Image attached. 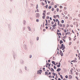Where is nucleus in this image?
Returning <instances> with one entry per match:
<instances>
[{"instance_id":"1","label":"nucleus","mask_w":80,"mask_h":80,"mask_svg":"<svg viewBox=\"0 0 80 80\" xmlns=\"http://www.w3.org/2000/svg\"><path fill=\"white\" fill-rule=\"evenodd\" d=\"M56 22H58V25L60 27H62V25L61 23H60V22L59 21L58 19H56Z\"/></svg>"},{"instance_id":"2","label":"nucleus","mask_w":80,"mask_h":80,"mask_svg":"<svg viewBox=\"0 0 80 80\" xmlns=\"http://www.w3.org/2000/svg\"><path fill=\"white\" fill-rule=\"evenodd\" d=\"M60 49H62V50H64L65 49V47H64V44H62L60 48Z\"/></svg>"},{"instance_id":"3","label":"nucleus","mask_w":80,"mask_h":80,"mask_svg":"<svg viewBox=\"0 0 80 80\" xmlns=\"http://www.w3.org/2000/svg\"><path fill=\"white\" fill-rule=\"evenodd\" d=\"M51 23L52 25H52V27H56V26H57L56 23H55V24H54V22H51Z\"/></svg>"},{"instance_id":"4","label":"nucleus","mask_w":80,"mask_h":80,"mask_svg":"<svg viewBox=\"0 0 80 80\" xmlns=\"http://www.w3.org/2000/svg\"><path fill=\"white\" fill-rule=\"evenodd\" d=\"M59 54L61 55V56H63V53H62V52L61 51H60Z\"/></svg>"},{"instance_id":"5","label":"nucleus","mask_w":80,"mask_h":80,"mask_svg":"<svg viewBox=\"0 0 80 80\" xmlns=\"http://www.w3.org/2000/svg\"><path fill=\"white\" fill-rule=\"evenodd\" d=\"M42 72V70H40L39 71H38V73L39 74H41V72Z\"/></svg>"},{"instance_id":"6","label":"nucleus","mask_w":80,"mask_h":80,"mask_svg":"<svg viewBox=\"0 0 80 80\" xmlns=\"http://www.w3.org/2000/svg\"><path fill=\"white\" fill-rule=\"evenodd\" d=\"M77 58H75V60H72V61H71L72 62H77Z\"/></svg>"},{"instance_id":"7","label":"nucleus","mask_w":80,"mask_h":80,"mask_svg":"<svg viewBox=\"0 0 80 80\" xmlns=\"http://www.w3.org/2000/svg\"><path fill=\"white\" fill-rule=\"evenodd\" d=\"M36 17H40V14L39 13H37L36 14Z\"/></svg>"},{"instance_id":"8","label":"nucleus","mask_w":80,"mask_h":80,"mask_svg":"<svg viewBox=\"0 0 80 80\" xmlns=\"http://www.w3.org/2000/svg\"><path fill=\"white\" fill-rule=\"evenodd\" d=\"M61 69L60 68H58L57 70V71L58 72H59L60 71H61Z\"/></svg>"},{"instance_id":"9","label":"nucleus","mask_w":80,"mask_h":80,"mask_svg":"<svg viewBox=\"0 0 80 80\" xmlns=\"http://www.w3.org/2000/svg\"><path fill=\"white\" fill-rule=\"evenodd\" d=\"M71 33L70 32H67L66 33H65V35H70V34Z\"/></svg>"},{"instance_id":"10","label":"nucleus","mask_w":80,"mask_h":80,"mask_svg":"<svg viewBox=\"0 0 80 80\" xmlns=\"http://www.w3.org/2000/svg\"><path fill=\"white\" fill-rule=\"evenodd\" d=\"M68 78L69 79H71L72 78V77L71 75H69Z\"/></svg>"},{"instance_id":"11","label":"nucleus","mask_w":80,"mask_h":80,"mask_svg":"<svg viewBox=\"0 0 80 80\" xmlns=\"http://www.w3.org/2000/svg\"><path fill=\"white\" fill-rule=\"evenodd\" d=\"M55 17L56 18H60V17H59V15H56L55 16Z\"/></svg>"},{"instance_id":"12","label":"nucleus","mask_w":80,"mask_h":80,"mask_svg":"<svg viewBox=\"0 0 80 80\" xmlns=\"http://www.w3.org/2000/svg\"><path fill=\"white\" fill-rule=\"evenodd\" d=\"M52 63L54 65H56V63H55V61H52Z\"/></svg>"},{"instance_id":"13","label":"nucleus","mask_w":80,"mask_h":80,"mask_svg":"<svg viewBox=\"0 0 80 80\" xmlns=\"http://www.w3.org/2000/svg\"><path fill=\"white\" fill-rule=\"evenodd\" d=\"M45 17L46 15H43V16H42V18L43 19H45Z\"/></svg>"},{"instance_id":"14","label":"nucleus","mask_w":80,"mask_h":80,"mask_svg":"<svg viewBox=\"0 0 80 80\" xmlns=\"http://www.w3.org/2000/svg\"><path fill=\"white\" fill-rule=\"evenodd\" d=\"M63 43V42L62 40H60V44H61L62 43Z\"/></svg>"},{"instance_id":"15","label":"nucleus","mask_w":80,"mask_h":80,"mask_svg":"<svg viewBox=\"0 0 80 80\" xmlns=\"http://www.w3.org/2000/svg\"><path fill=\"white\" fill-rule=\"evenodd\" d=\"M57 34L58 35H59V34L60 35H61H61H62V34L61 33H59L57 32Z\"/></svg>"},{"instance_id":"16","label":"nucleus","mask_w":80,"mask_h":80,"mask_svg":"<svg viewBox=\"0 0 80 80\" xmlns=\"http://www.w3.org/2000/svg\"><path fill=\"white\" fill-rule=\"evenodd\" d=\"M53 71V72H54V69H53L52 68H51V72H52V71Z\"/></svg>"},{"instance_id":"17","label":"nucleus","mask_w":80,"mask_h":80,"mask_svg":"<svg viewBox=\"0 0 80 80\" xmlns=\"http://www.w3.org/2000/svg\"><path fill=\"white\" fill-rule=\"evenodd\" d=\"M62 28H65V24H63L62 25Z\"/></svg>"},{"instance_id":"18","label":"nucleus","mask_w":80,"mask_h":80,"mask_svg":"<svg viewBox=\"0 0 80 80\" xmlns=\"http://www.w3.org/2000/svg\"><path fill=\"white\" fill-rule=\"evenodd\" d=\"M52 11H54V8H52Z\"/></svg>"},{"instance_id":"19","label":"nucleus","mask_w":80,"mask_h":80,"mask_svg":"<svg viewBox=\"0 0 80 80\" xmlns=\"http://www.w3.org/2000/svg\"><path fill=\"white\" fill-rule=\"evenodd\" d=\"M64 32L65 33L67 32V31L66 29H64Z\"/></svg>"},{"instance_id":"20","label":"nucleus","mask_w":80,"mask_h":80,"mask_svg":"<svg viewBox=\"0 0 80 80\" xmlns=\"http://www.w3.org/2000/svg\"><path fill=\"white\" fill-rule=\"evenodd\" d=\"M60 76L61 78H62V79H63V77L62 76V75H60Z\"/></svg>"},{"instance_id":"21","label":"nucleus","mask_w":80,"mask_h":80,"mask_svg":"<svg viewBox=\"0 0 80 80\" xmlns=\"http://www.w3.org/2000/svg\"><path fill=\"white\" fill-rule=\"evenodd\" d=\"M72 44V42H69V45H71Z\"/></svg>"},{"instance_id":"22","label":"nucleus","mask_w":80,"mask_h":80,"mask_svg":"<svg viewBox=\"0 0 80 80\" xmlns=\"http://www.w3.org/2000/svg\"><path fill=\"white\" fill-rule=\"evenodd\" d=\"M45 7H46V8L47 9L48 8V4L46 5V6H45Z\"/></svg>"},{"instance_id":"23","label":"nucleus","mask_w":80,"mask_h":80,"mask_svg":"<svg viewBox=\"0 0 80 80\" xmlns=\"http://www.w3.org/2000/svg\"><path fill=\"white\" fill-rule=\"evenodd\" d=\"M61 22L62 23H64V20H62V21H61Z\"/></svg>"},{"instance_id":"24","label":"nucleus","mask_w":80,"mask_h":80,"mask_svg":"<svg viewBox=\"0 0 80 80\" xmlns=\"http://www.w3.org/2000/svg\"><path fill=\"white\" fill-rule=\"evenodd\" d=\"M45 74L46 75H47V74H48V72H45Z\"/></svg>"},{"instance_id":"25","label":"nucleus","mask_w":80,"mask_h":80,"mask_svg":"<svg viewBox=\"0 0 80 80\" xmlns=\"http://www.w3.org/2000/svg\"><path fill=\"white\" fill-rule=\"evenodd\" d=\"M52 75L54 76H56V73H52Z\"/></svg>"},{"instance_id":"26","label":"nucleus","mask_w":80,"mask_h":80,"mask_svg":"<svg viewBox=\"0 0 80 80\" xmlns=\"http://www.w3.org/2000/svg\"><path fill=\"white\" fill-rule=\"evenodd\" d=\"M48 8L49 9H51L52 8V6H50L49 7H48Z\"/></svg>"},{"instance_id":"27","label":"nucleus","mask_w":80,"mask_h":80,"mask_svg":"<svg viewBox=\"0 0 80 80\" xmlns=\"http://www.w3.org/2000/svg\"><path fill=\"white\" fill-rule=\"evenodd\" d=\"M65 78H66V79H67L68 78V75H66V76H65Z\"/></svg>"},{"instance_id":"28","label":"nucleus","mask_w":80,"mask_h":80,"mask_svg":"<svg viewBox=\"0 0 80 80\" xmlns=\"http://www.w3.org/2000/svg\"><path fill=\"white\" fill-rule=\"evenodd\" d=\"M68 38L69 39V40L70 41H71V37H68Z\"/></svg>"},{"instance_id":"29","label":"nucleus","mask_w":80,"mask_h":80,"mask_svg":"<svg viewBox=\"0 0 80 80\" xmlns=\"http://www.w3.org/2000/svg\"><path fill=\"white\" fill-rule=\"evenodd\" d=\"M69 24H67L66 25V27H67V28H68V27H69Z\"/></svg>"},{"instance_id":"30","label":"nucleus","mask_w":80,"mask_h":80,"mask_svg":"<svg viewBox=\"0 0 80 80\" xmlns=\"http://www.w3.org/2000/svg\"><path fill=\"white\" fill-rule=\"evenodd\" d=\"M49 18H50V17H49V16H47V17H46V18H47V19H49Z\"/></svg>"},{"instance_id":"31","label":"nucleus","mask_w":80,"mask_h":80,"mask_svg":"<svg viewBox=\"0 0 80 80\" xmlns=\"http://www.w3.org/2000/svg\"><path fill=\"white\" fill-rule=\"evenodd\" d=\"M59 7H60V8L62 9V6H60Z\"/></svg>"},{"instance_id":"32","label":"nucleus","mask_w":80,"mask_h":80,"mask_svg":"<svg viewBox=\"0 0 80 80\" xmlns=\"http://www.w3.org/2000/svg\"><path fill=\"white\" fill-rule=\"evenodd\" d=\"M57 12H58L59 11V9H58V8H57Z\"/></svg>"},{"instance_id":"33","label":"nucleus","mask_w":80,"mask_h":80,"mask_svg":"<svg viewBox=\"0 0 80 80\" xmlns=\"http://www.w3.org/2000/svg\"><path fill=\"white\" fill-rule=\"evenodd\" d=\"M42 5L44 6L45 5V3H43V2H42Z\"/></svg>"},{"instance_id":"34","label":"nucleus","mask_w":80,"mask_h":80,"mask_svg":"<svg viewBox=\"0 0 80 80\" xmlns=\"http://www.w3.org/2000/svg\"><path fill=\"white\" fill-rule=\"evenodd\" d=\"M36 22H39V19H36Z\"/></svg>"},{"instance_id":"35","label":"nucleus","mask_w":80,"mask_h":80,"mask_svg":"<svg viewBox=\"0 0 80 80\" xmlns=\"http://www.w3.org/2000/svg\"><path fill=\"white\" fill-rule=\"evenodd\" d=\"M57 32H58H58H60V31L59 30V29H58V30H57Z\"/></svg>"},{"instance_id":"36","label":"nucleus","mask_w":80,"mask_h":80,"mask_svg":"<svg viewBox=\"0 0 80 80\" xmlns=\"http://www.w3.org/2000/svg\"><path fill=\"white\" fill-rule=\"evenodd\" d=\"M46 23H48V21H47V19H46Z\"/></svg>"},{"instance_id":"37","label":"nucleus","mask_w":80,"mask_h":80,"mask_svg":"<svg viewBox=\"0 0 80 80\" xmlns=\"http://www.w3.org/2000/svg\"><path fill=\"white\" fill-rule=\"evenodd\" d=\"M37 40H39V37H37Z\"/></svg>"},{"instance_id":"38","label":"nucleus","mask_w":80,"mask_h":80,"mask_svg":"<svg viewBox=\"0 0 80 80\" xmlns=\"http://www.w3.org/2000/svg\"><path fill=\"white\" fill-rule=\"evenodd\" d=\"M52 76H51V75L49 76V78H52Z\"/></svg>"},{"instance_id":"39","label":"nucleus","mask_w":80,"mask_h":80,"mask_svg":"<svg viewBox=\"0 0 80 80\" xmlns=\"http://www.w3.org/2000/svg\"><path fill=\"white\" fill-rule=\"evenodd\" d=\"M57 66L58 67H60V65H58Z\"/></svg>"},{"instance_id":"40","label":"nucleus","mask_w":80,"mask_h":80,"mask_svg":"<svg viewBox=\"0 0 80 80\" xmlns=\"http://www.w3.org/2000/svg\"><path fill=\"white\" fill-rule=\"evenodd\" d=\"M57 7V5H55L54 6V8H56Z\"/></svg>"},{"instance_id":"41","label":"nucleus","mask_w":80,"mask_h":80,"mask_svg":"<svg viewBox=\"0 0 80 80\" xmlns=\"http://www.w3.org/2000/svg\"><path fill=\"white\" fill-rule=\"evenodd\" d=\"M46 65H49V63H47L46 64Z\"/></svg>"},{"instance_id":"42","label":"nucleus","mask_w":80,"mask_h":80,"mask_svg":"<svg viewBox=\"0 0 80 80\" xmlns=\"http://www.w3.org/2000/svg\"><path fill=\"white\" fill-rule=\"evenodd\" d=\"M54 68L55 69H56V67L55 66H54Z\"/></svg>"},{"instance_id":"43","label":"nucleus","mask_w":80,"mask_h":80,"mask_svg":"<svg viewBox=\"0 0 80 80\" xmlns=\"http://www.w3.org/2000/svg\"><path fill=\"white\" fill-rule=\"evenodd\" d=\"M72 32H73V33L74 34L75 33V32H74V31H73V30H72Z\"/></svg>"},{"instance_id":"44","label":"nucleus","mask_w":80,"mask_h":80,"mask_svg":"<svg viewBox=\"0 0 80 80\" xmlns=\"http://www.w3.org/2000/svg\"><path fill=\"white\" fill-rule=\"evenodd\" d=\"M53 21H54L55 22H56V20L55 19H53Z\"/></svg>"},{"instance_id":"45","label":"nucleus","mask_w":80,"mask_h":80,"mask_svg":"<svg viewBox=\"0 0 80 80\" xmlns=\"http://www.w3.org/2000/svg\"><path fill=\"white\" fill-rule=\"evenodd\" d=\"M37 12H39V10H38V9H37Z\"/></svg>"},{"instance_id":"46","label":"nucleus","mask_w":80,"mask_h":80,"mask_svg":"<svg viewBox=\"0 0 80 80\" xmlns=\"http://www.w3.org/2000/svg\"><path fill=\"white\" fill-rule=\"evenodd\" d=\"M64 9L66 10V9H67V8L66 7H65L64 8Z\"/></svg>"},{"instance_id":"47","label":"nucleus","mask_w":80,"mask_h":80,"mask_svg":"<svg viewBox=\"0 0 80 80\" xmlns=\"http://www.w3.org/2000/svg\"><path fill=\"white\" fill-rule=\"evenodd\" d=\"M45 30H46L45 29H43V32H45Z\"/></svg>"},{"instance_id":"48","label":"nucleus","mask_w":80,"mask_h":80,"mask_svg":"<svg viewBox=\"0 0 80 80\" xmlns=\"http://www.w3.org/2000/svg\"><path fill=\"white\" fill-rule=\"evenodd\" d=\"M58 38H61V36H59V35H58Z\"/></svg>"},{"instance_id":"49","label":"nucleus","mask_w":80,"mask_h":80,"mask_svg":"<svg viewBox=\"0 0 80 80\" xmlns=\"http://www.w3.org/2000/svg\"><path fill=\"white\" fill-rule=\"evenodd\" d=\"M29 28H29V31H31V29L30 28V27H29Z\"/></svg>"},{"instance_id":"50","label":"nucleus","mask_w":80,"mask_h":80,"mask_svg":"<svg viewBox=\"0 0 80 80\" xmlns=\"http://www.w3.org/2000/svg\"><path fill=\"white\" fill-rule=\"evenodd\" d=\"M45 2H46V4H47V0H45Z\"/></svg>"},{"instance_id":"51","label":"nucleus","mask_w":80,"mask_h":80,"mask_svg":"<svg viewBox=\"0 0 80 80\" xmlns=\"http://www.w3.org/2000/svg\"><path fill=\"white\" fill-rule=\"evenodd\" d=\"M76 75H78V72H76Z\"/></svg>"},{"instance_id":"52","label":"nucleus","mask_w":80,"mask_h":80,"mask_svg":"<svg viewBox=\"0 0 80 80\" xmlns=\"http://www.w3.org/2000/svg\"><path fill=\"white\" fill-rule=\"evenodd\" d=\"M43 15H46L45 13H44V12H43Z\"/></svg>"},{"instance_id":"53","label":"nucleus","mask_w":80,"mask_h":80,"mask_svg":"<svg viewBox=\"0 0 80 80\" xmlns=\"http://www.w3.org/2000/svg\"><path fill=\"white\" fill-rule=\"evenodd\" d=\"M48 3H50L51 2L50 1H48Z\"/></svg>"},{"instance_id":"54","label":"nucleus","mask_w":80,"mask_h":80,"mask_svg":"<svg viewBox=\"0 0 80 80\" xmlns=\"http://www.w3.org/2000/svg\"><path fill=\"white\" fill-rule=\"evenodd\" d=\"M53 18H56V17L55 16H53Z\"/></svg>"},{"instance_id":"55","label":"nucleus","mask_w":80,"mask_h":80,"mask_svg":"<svg viewBox=\"0 0 80 80\" xmlns=\"http://www.w3.org/2000/svg\"><path fill=\"white\" fill-rule=\"evenodd\" d=\"M48 62H50V60L49 59V60H48Z\"/></svg>"},{"instance_id":"56","label":"nucleus","mask_w":80,"mask_h":80,"mask_svg":"<svg viewBox=\"0 0 80 80\" xmlns=\"http://www.w3.org/2000/svg\"><path fill=\"white\" fill-rule=\"evenodd\" d=\"M38 5L37 4V7H36V9H38Z\"/></svg>"},{"instance_id":"57","label":"nucleus","mask_w":80,"mask_h":80,"mask_svg":"<svg viewBox=\"0 0 80 80\" xmlns=\"http://www.w3.org/2000/svg\"><path fill=\"white\" fill-rule=\"evenodd\" d=\"M77 36H78V35H79V33H78V32H77Z\"/></svg>"},{"instance_id":"58","label":"nucleus","mask_w":80,"mask_h":80,"mask_svg":"<svg viewBox=\"0 0 80 80\" xmlns=\"http://www.w3.org/2000/svg\"><path fill=\"white\" fill-rule=\"evenodd\" d=\"M53 4H54V3L53 2L51 3V4L52 5H53Z\"/></svg>"},{"instance_id":"59","label":"nucleus","mask_w":80,"mask_h":80,"mask_svg":"<svg viewBox=\"0 0 80 80\" xmlns=\"http://www.w3.org/2000/svg\"><path fill=\"white\" fill-rule=\"evenodd\" d=\"M29 58H32V55H30Z\"/></svg>"},{"instance_id":"60","label":"nucleus","mask_w":80,"mask_h":80,"mask_svg":"<svg viewBox=\"0 0 80 80\" xmlns=\"http://www.w3.org/2000/svg\"><path fill=\"white\" fill-rule=\"evenodd\" d=\"M76 38H75L74 39H73V40L74 41H75V40H76Z\"/></svg>"},{"instance_id":"61","label":"nucleus","mask_w":80,"mask_h":80,"mask_svg":"<svg viewBox=\"0 0 80 80\" xmlns=\"http://www.w3.org/2000/svg\"><path fill=\"white\" fill-rule=\"evenodd\" d=\"M79 41L77 42V44H79Z\"/></svg>"},{"instance_id":"62","label":"nucleus","mask_w":80,"mask_h":80,"mask_svg":"<svg viewBox=\"0 0 80 80\" xmlns=\"http://www.w3.org/2000/svg\"><path fill=\"white\" fill-rule=\"evenodd\" d=\"M48 74H49V75H51V73H50V72H49Z\"/></svg>"},{"instance_id":"63","label":"nucleus","mask_w":80,"mask_h":80,"mask_svg":"<svg viewBox=\"0 0 80 80\" xmlns=\"http://www.w3.org/2000/svg\"><path fill=\"white\" fill-rule=\"evenodd\" d=\"M78 16L80 17V14H79V15H78Z\"/></svg>"},{"instance_id":"64","label":"nucleus","mask_w":80,"mask_h":80,"mask_svg":"<svg viewBox=\"0 0 80 80\" xmlns=\"http://www.w3.org/2000/svg\"><path fill=\"white\" fill-rule=\"evenodd\" d=\"M58 80H61V79L60 78H59Z\"/></svg>"}]
</instances>
